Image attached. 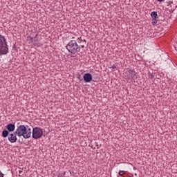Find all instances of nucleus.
<instances>
[{"label": "nucleus", "instance_id": "nucleus-1", "mask_svg": "<svg viewBox=\"0 0 177 177\" xmlns=\"http://www.w3.org/2000/svg\"><path fill=\"white\" fill-rule=\"evenodd\" d=\"M66 48L68 52L71 53V55H75V53L81 52V46H78L75 40H71L66 46Z\"/></svg>", "mask_w": 177, "mask_h": 177}, {"label": "nucleus", "instance_id": "nucleus-2", "mask_svg": "<svg viewBox=\"0 0 177 177\" xmlns=\"http://www.w3.org/2000/svg\"><path fill=\"white\" fill-rule=\"evenodd\" d=\"M8 53L9 48H8L6 39L0 35V56H2V55H8Z\"/></svg>", "mask_w": 177, "mask_h": 177}, {"label": "nucleus", "instance_id": "nucleus-3", "mask_svg": "<svg viewBox=\"0 0 177 177\" xmlns=\"http://www.w3.org/2000/svg\"><path fill=\"white\" fill-rule=\"evenodd\" d=\"M16 135H17L16 131L13 132L12 133H9V131L7 130H3L1 133L2 138H8L10 143H16V142H17V137Z\"/></svg>", "mask_w": 177, "mask_h": 177}, {"label": "nucleus", "instance_id": "nucleus-4", "mask_svg": "<svg viewBox=\"0 0 177 177\" xmlns=\"http://www.w3.org/2000/svg\"><path fill=\"white\" fill-rule=\"evenodd\" d=\"M44 135V131L42 129L39 127H35L32 129V136L33 139H41Z\"/></svg>", "mask_w": 177, "mask_h": 177}, {"label": "nucleus", "instance_id": "nucleus-5", "mask_svg": "<svg viewBox=\"0 0 177 177\" xmlns=\"http://www.w3.org/2000/svg\"><path fill=\"white\" fill-rule=\"evenodd\" d=\"M26 128H27V126L20 125L15 131V133L17 134V136L20 138L21 135H23L24 132L26 131Z\"/></svg>", "mask_w": 177, "mask_h": 177}, {"label": "nucleus", "instance_id": "nucleus-6", "mask_svg": "<svg viewBox=\"0 0 177 177\" xmlns=\"http://www.w3.org/2000/svg\"><path fill=\"white\" fill-rule=\"evenodd\" d=\"M22 133L21 136H23L24 139H30L31 138V129L28 128V126H26V131Z\"/></svg>", "mask_w": 177, "mask_h": 177}, {"label": "nucleus", "instance_id": "nucleus-7", "mask_svg": "<svg viewBox=\"0 0 177 177\" xmlns=\"http://www.w3.org/2000/svg\"><path fill=\"white\" fill-rule=\"evenodd\" d=\"M84 82H91L92 81V75L91 73H85L83 76Z\"/></svg>", "mask_w": 177, "mask_h": 177}, {"label": "nucleus", "instance_id": "nucleus-8", "mask_svg": "<svg viewBox=\"0 0 177 177\" xmlns=\"http://www.w3.org/2000/svg\"><path fill=\"white\" fill-rule=\"evenodd\" d=\"M6 128L9 133V132H13L16 128V126L15 124L10 123L7 126H6Z\"/></svg>", "mask_w": 177, "mask_h": 177}, {"label": "nucleus", "instance_id": "nucleus-9", "mask_svg": "<svg viewBox=\"0 0 177 177\" xmlns=\"http://www.w3.org/2000/svg\"><path fill=\"white\" fill-rule=\"evenodd\" d=\"M151 16L152 19H158V15L157 14V12L153 11L151 13Z\"/></svg>", "mask_w": 177, "mask_h": 177}, {"label": "nucleus", "instance_id": "nucleus-10", "mask_svg": "<svg viewBox=\"0 0 177 177\" xmlns=\"http://www.w3.org/2000/svg\"><path fill=\"white\" fill-rule=\"evenodd\" d=\"M34 38H38V34L35 35L34 37H30V39L32 41V42L34 41Z\"/></svg>", "mask_w": 177, "mask_h": 177}, {"label": "nucleus", "instance_id": "nucleus-11", "mask_svg": "<svg viewBox=\"0 0 177 177\" xmlns=\"http://www.w3.org/2000/svg\"><path fill=\"white\" fill-rule=\"evenodd\" d=\"M118 174L120 175V176H122L124 174H125V171H120Z\"/></svg>", "mask_w": 177, "mask_h": 177}, {"label": "nucleus", "instance_id": "nucleus-12", "mask_svg": "<svg viewBox=\"0 0 177 177\" xmlns=\"http://www.w3.org/2000/svg\"><path fill=\"white\" fill-rule=\"evenodd\" d=\"M152 24L153 26L157 24V19H153Z\"/></svg>", "mask_w": 177, "mask_h": 177}, {"label": "nucleus", "instance_id": "nucleus-13", "mask_svg": "<svg viewBox=\"0 0 177 177\" xmlns=\"http://www.w3.org/2000/svg\"><path fill=\"white\" fill-rule=\"evenodd\" d=\"M33 42H35L36 45H38V39H34Z\"/></svg>", "mask_w": 177, "mask_h": 177}, {"label": "nucleus", "instance_id": "nucleus-14", "mask_svg": "<svg viewBox=\"0 0 177 177\" xmlns=\"http://www.w3.org/2000/svg\"><path fill=\"white\" fill-rule=\"evenodd\" d=\"M5 174L0 171V177H3Z\"/></svg>", "mask_w": 177, "mask_h": 177}, {"label": "nucleus", "instance_id": "nucleus-15", "mask_svg": "<svg viewBox=\"0 0 177 177\" xmlns=\"http://www.w3.org/2000/svg\"><path fill=\"white\" fill-rule=\"evenodd\" d=\"M12 50H16V45H14V46H12Z\"/></svg>", "mask_w": 177, "mask_h": 177}, {"label": "nucleus", "instance_id": "nucleus-16", "mask_svg": "<svg viewBox=\"0 0 177 177\" xmlns=\"http://www.w3.org/2000/svg\"><path fill=\"white\" fill-rule=\"evenodd\" d=\"M164 0H158V2H162Z\"/></svg>", "mask_w": 177, "mask_h": 177}, {"label": "nucleus", "instance_id": "nucleus-17", "mask_svg": "<svg viewBox=\"0 0 177 177\" xmlns=\"http://www.w3.org/2000/svg\"><path fill=\"white\" fill-rule=\"evenodd\" d=\"M81 48H84V45H82V46H81Z\"/></svg>", "mask_w": 177, "mask_h": 177}, {"label": "nucleus", "instance_id": "nucleus-18", "mask_svg": "<svg viewBox=\"0 0 177 177\" xmlns=\"http://www.w3.org/2000/svg\"><path fill=\"white\" fill-rule=\"evenodd\" d=\"M70 174H74V171H70Z\"/></svg>", "mask_w": 177, "mask_h": 177}, {"label": "nucleus", "instance_id": "nucleus-19", "mask_svg": "<svg viewBox=\"0 0 177 177\" xmlns=\"http://www.w3.org/2000/svg\"><path fill=\"white\" fill-rule=\"evenodd\" d=\"M21 172H23V171H19V174H21Z\"/></svg>", "mask_w": 177, "mask_h": 177}, {"label": "nucleus", "instance_id": "nucleus-20", "mask_svg": "<svg viewBox=\"0 0 177 177\" xmlns=\"http://www.w3.org/2000/svg\"><path fill=\"white\" fill-rule=\"evenodd\" d=\"M112 68H115V66H113Z\"/></svg>", "mask_w": 177, "mask_h": 177}]
</instances>
